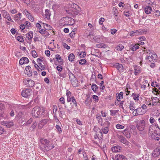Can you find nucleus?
<instances>
[{"label": "nucleus", "mask_w": 160, "mask_h": 160, "mask_svg": "<svg viewBox=\"0 0 160 160\" xmlns=\"http://www.w3.org/2000/svg\"><path fill=\"white\" fill-rule=\"evenodd\" d=\"M40 142L44 145V147L46 151H49L54 148V145L51 146V145L50 144V141L46 139L41 138Z\"/></svg>", "instance_id": "1"}, {"label": "nucleus", "mask_w": 160, "mask_h": 160, "mask_svg": "<svg viewBox=\"0 0 160 160\" xmlns=\"http://www.w3.org/2000/svg\"><path fill=\"white\" fill-rule=\"evenodd\" d=\"M44 111V108L42 107L37 106L34 108L32 112V116L35 118H38Z\"/></svg>", "instance_id": "2"}, {"label": "nucleus", "mask_w": 160, "mask_h": 160, "mask_svg": "<svg viewBox=\"0 0 160 160\" xmlns=\"http://www.w3.org/2000/svg\"><path fill=\"white\" fill-rule=\"evenodd\" d=\"M79 8L78 6L74 3L72 4L71 7L67 10H66V12L72 15H77L79 11L77 9Z\"/></svg>", "instance_id": "3"}, {"label": "nucleus", "mask_w": 160, "mask_h": 160, "mask_svg": "<svg viewBox=\"0 0 160 160\" xmlns=\"http://www.w3.org/2000/svg\"><path fill=\"white\" fill-rule=\"evenodd\" d=\"M68 71H69L68 75L71 83L74 87L76 86L78 84V81L74 74L70 72L69 70Z\"/></svg>", "instance_id": "4"}, {"label": "nucleus", "mask_w": 160, "mask_h": 160, "mask_svg": "<svg viewBox=\"0 0 160 160\" xmlns=\"http://www.w3.org/2000/svg\"><path fill=\"white\" fill-rule=\"evenodd\" d=\"M5 107L3 104L0 103V119L7 117V114L5 112Z\"/></svg>", "instance_id": "5"}, {"label": "nucleus", "mask_w": 160, "mask_h": 160, "mask_svg": "<svg viewBox=\"0 0 160 160\" xmlns=\"http://www.w3.org/2000/svg\"><path fill=\"white\" fill-rule=\"evenodd\" d=\"M106 122L107 124V126L106 127L103 126L101 128V130L99 129V132L102 137H103L102 133L105 134H107L109 131L108 127L110 126V123L108 121H107Z\"/></svg>", "instance_id": "6"}, {"label": "nucleus", "mask_w": 160, "mask_h": 160, "mask_svg": "<svg viewBox=\"0 0 160 160\" xmlns=\"http://www.w3.org/2000/svg\"><path fill=\"white\" fill-rule=\"evenodd\" d=\"M145 122L144 120H140L137 124V129L140 131H142L145 127Z\"/></svg>", "instance_id": "7"}, {"label": "nucleus", "mask_w": 160, "mask_h": 160, "mask_svg": "<svg viewBox=\"0 0 160 160\" xmlns=\"http://www.w3.org/2000/svg\"><path fill=\"white\" fill-rule=\"evenodd\" d=\"M32 93V89L30 88H28L22 91L21 94L22 97L26 98H28Z\"/></svg>", "instance_id": "8"}, {"label": "nucleus", "mask_w": 160, "mask_h": 160, "mask_svg": "<svg viewBox=\"0 0 160 160\" xmlns=\"http://www.w3.org/2000/svg\"><path fill=\"white\" fill-rule=\"evenodd\" d=\"M145 112V110H143L141 108H139L136 109L132 112L134 116L143 114Z\"/></svg>", "instance_id": "9"}, {"label": "nucleus", "mask_w": 160, "mask_h": 160, "mask_svg": "<svg viewBox=\"0 0 160 160\" xmlns=\"http://www.w3.org/2000/svg\"><path fill=\"white\" fill-rule=\"evenodd\" d=\"M157 57V55L156 53H153L151 55V56L146 55L145 59L148 60L149 62H154L156 60Z\"/></svg>", "instance_id": "10"}, {"label": "nucleus", "mask_w": 160, "mask_h": 160, "mask_svg": "<svg viewBox=\"0 0 160 160\" xmlns=\"http://www.w3.org/2000/svg\"><path fill=\"white\" fill-rule=\"evenodd\" d=\"M23 82L27 87H32L34 86L35 84L34 82L31 79L28 78L24 81Z\"/></svg>", "instance_id": "11"}, {"label": "nucleus", "mask_w": 160, "mask_h": 160, "mask_svg": "<svg viewBox=\"0 0 160 160\" xmlns=\"http://www.w3.org/2000/svg\"><path fill=\"white\" fill-rule=\"evenodd\" d=\"M2 16L3 17L7 19L8 21L13 22L8 13L5 10H3L2 12Z\"/></svg>", "instance_id": "12"}, {"label": "nucleus", "mask_w": 160, "mask_h": 160, "mask_svg": "<svg viewBox=\"0 0 160 160\" xmlns=\"http://www.w3.org/2000/svg\"><path fill=\"white\" fill-rule=\"evenodd\" d=\"M157 128L160 130V128L159 127L158 125L154 124L151 125L149 128V133H151L153 132V130L155 129L156 130H157Z\"/></svg>", "instance_id": "13"}, {"label": "nucleus", "mask_w": 160, "mask_h": 160, "mask_svg": "<svg viewBox=\"0 0 160 160\" xmlns=\"http://www.w3.org/2000/svg\"><path fill=\"white\" fill-rule=\"evenodd\" d=\"M119 140L121 142L128 146H129L130 144H131V143L128 141L123 136H120L119 137Z\"/></svg>", "instance_id": "14"}, {"label": "nucleus", "mask_w": 160, "mask_h": 160, "mask_svg": "<svg viewBox=\"0 0 160 160\" xmlns=\"http://www.w3.org/2000/svg\"><path fill=\"white\" fill-rule=\"evenodd\" d=\"M152 101V106L155 105H159L160 103V100L157 97H154L153 98Z\"/></svg>", "instance_id": "15"}, {"label": "nucleus", "mask_w": 160, "mask_h": 160, "mask_svg": "<svg viewBox=\"0 0 160 160\" xmlns=\"http://www.w3.org/2000/svg\"><path fill=\"white\" fill-rule=\"evenodd\" d=\"M24 72L29 76H32L31 68L30 66H27L26 67L24 70Z\"/></svg>", "instance_id": "16"}, {"label": "nucleus", "mask_w": 160, "mask_h": 160, "mask_svg": "<svg viewBox=\"0 0 160 160\" xmlns=\"http://www.w3.org/2000/svg\"><path fill=\"white\" fill-rule=\"evenodd\" d=\"M29 62V59L25 57H23L20 60L19 62L21 65H22L24 64L28 63Z\"/></svg>", "instance_id": "17"}, {"label": "nucleus", "mask_w": 160, "mask_h": 160, "mask_svg": "<svg viewBox=\"0 0 160 160\" xmlns=\"http://www.w3.org/2000/svg\"><path fill=\"white\" fill-rule=\"evenodd\" d=\"M134 69L135 71L134 74L135 76L139 75L141 72V68L138 66H135Z\"/></svg>", "instance_id": "18"}, {"label": "nucleus", "mask_w": 160, "mask_h": 160, "mask_svg": "<svg viewBox=\"0 0 160 160\" xmlns=\"http://www.w3.org/2000/svg\"><path fill=\"white\" fill-rule=\"evenodd\" d=\"M160 148H157L155 149L152 153V155L154 157H157L160 154Z\"/></svg>", "instance_id": "19"}, {"label": "nucleus", "mask_w": 160, "mask_h": 160, "mask_svg": "<svg viewBox=\"0 0 160 160\" xmlns=\"http://www.w3.org/2000/svg\"><path fill=\"white\" fill-rule=\"evenodd\" d=\"M121 148L119 146H116L112 147L111 150L113 152H119L121 150Z\"/></svg>", "instance_id": "20"}, {"label": "nucleus", "mask_w": 160, "mask_h": 160, "mask_svg": "<svg viewBox=\"0 0 160 160\" xmlns=\"http://www.w3.org/2000/svg\"><path fill=\"white\" fill-rule=\"evenodd\" d=\"M145 12L148 14H149L151 13L152 9L151 7L150 6H146L144 8Z\"/></svg>", "instance_id": "21"}, {"label": "nucleus", "mask_w": 160, "mask_h": 160, "mask_svg": "<svg viewBox=\"0 0 160 160\" xmlns=\"http://www.w3.org/2000/svg\"><path fill=\"white\" fill-rule=\"evenodd\" d=\"M2 124L6 126L8 128H9L12 126L13 125L12 122H2Z\"/></svg>", "instance_id": "22"}, {"label": "nucleus", "mask_w": 160, "mask_h": 160, "mask_svg": "<svg viewBox=\"0 0 160 160\" xmlns=\"http://www.w3.org/2000/svg\"><path fill=\"white\" fill-rule=\"evenodd\" d=\"M129 109L130 110L133 111L135 110V106L134 102L132 101H130L129 103Z\"/></svg>", "instance_id": "23"}, {"label": "nucleus", "mask_w": 160, "mask_h": 160, "mask_svg": "<svg viewBox=\"0 0 160 160\" xmlns=\"http://www.w3.org/2000/svg\"><path fill=\"white\" fill-rule=\"evenodd\" d=\"M117 160H126L127 159L123 155L118 154L116 157Z\"/></svg>", "instance_id": "24"}, {"label": "nucleus", "mask_w": 160, "mask_h": 160, "mask_svg": "<svg viewBox=\"0 0 160 160\" xmlns=\"http://www.w3.org/2000/svg\"><path fill=\"white\" fill-rule=\"evenodd\" d=\"M67 72L65 71H63L62 72H59L58 74L60 77H62L63 78H65L67 76Z\"/></svg>", "instance_id": "25"}, {"label": "nucleus", "mask_w": 160, "mask_h": 160, "mask_svg": "<svg viewBox=\"0 0 160 160\" xmlns=\"http://www.w3.org/2000/svg\"><path fill=\"white\" fill-rule=\"evenodd\" d=\"M45 15L47 19L49 20L50 19V16L51 15V13L49 10L46 9L45 10Z\"/></svg>", "instance_id": "26"}, {"label": "nucleus", "mask_w": 160, "mask_h": 160, "mask_svg": "<svg viewBox=\"0 0 160 160\" xmlns=\"http://www.w3.org/2000/svg\"><path fill=\"white\" fill-rule=\"evenodd\" d=\"M123 134L127 138H130V135L128 129H126L124 130Z\"/></svg>", "instance_id": "27"}, {"label": "nucleus", "mask_w": 160, "mask_h": 160, "mask_svg": "<svg viewBox=\"0 0 160 160\" xmlns=\"http://www.w3.org/2000/svg\"><path fill=\"white\" fill-rule=\"evenodd\" d=\"M33 32L32 31L29 32L27 34V37L29 40H31L33 37Z\"/></svg>", "instance_id": "28"}, {"label": "nucleus", "mask_w": 160, "mask_h": 160, "mask_svg": "<svg viewBox=\"0 0 160 160\" xmlns=\"http://www.w3.org/2000/svg\"><path fill=\"white\" fill-rule=\"evenodd\" d=\"M75 55L72 53H70L68 56V59L69 61L72 62L73 61L75 58Z\"/></svg>", "instance_id": "29"}, {"label": "nucleus", "mask_w": 160, "mask_h": 160, "mask_svg": "<svg viewBox=\"0 0 160 160\" xmlns=\"http://www.w3.org/2000/svg\"><path fill=\"white\" fill-rule=\"evenodd\" d=\"M21 13H19L15 15L14 16V19L15 21L18 20L21 18Z\"/></svg>", "instance_id": "30"}, {"label": "nucleus", "mask_w": 160, "mask_h": 160, "mask_svg": "<svg viewBox=\"0 0 160 160\" xmlns=\"http://www.w3.org/2000/svg\"><path fill=\"white\" fill-rule=\"evenodd\" d=\"M123 92H121L119 94H118V96L117 97V100L119 101L120 100L121 98H123Z\"/></svg>", "instance_id": "31"}, {"label": "nucleus", "mask_w": 160, "mask_h": 160, "mask_svg": "<svg viewBox=\"0 0 160 160\" xmlns=\"http://www.w3.org/2000/svg\"><path fill=\"white\" fill-rule=\"evenodd\" d=\"M39 32L42 35L46 34L45 35V36H48L49 35L48 32H47L46 30H44L43 29L40 30L39 31Z\"/></svg>", "instance_id": "32"}, {"label": "nucleus", "mask_w": 160, "mask_h": 160, "mask_svg": "<svg viewBox=\"0 0 160 160\" xmlns=\"http://www.w3.org/2000/svg\"><path fill=\"white\" fill-rule=\"evenodd\" d=\"M124 48L122 45L119 44L116 46V48L118 51H121Z\"/></svg>", "instance_id": "33"}, {"label": "nucleus", "mask_w": 160, "mask_h": 160, "mask_svg": "<svg viewBox=\"0 0 160 160\" xmlns=\"http://www.w3.org/2000/svg\"><path fill=\"white\" fill-rule=\"evenodd\" d=\"M92 90L94 92H95L97 90L98 88V87L95 84L93 83L92 84L91 86Z\"/></svg>", "instance_id": "34"}, {"label": "nucleus", "mask_w": 160, "mask_h": 160, "mask_svg": "<svg viewBox=\"0 0 160 160\" xmlns=\"http://www.w3.org/2000/svg\"><path fill=\"white\" fill-rule=\"evenodd\" d=\"M96 47L98 48H105L106 47V45L103 43H100L97 44Z\"/></svg>", "instance_id": "35"}, {"label": "nucleus", "mask_w": 160, "mask_h": 160, "mask_svg": "<svg viewBox=\"0 0 160 160\" xmlns=\"http://www.w3.org/2000/svg\"><path fill=\"white\" fill-rule=\"evenodd\" d=\"M68 22H67V24L72 25L74 23V20L71 18V19L69 20Z\"/></svg>", "instance_id": "36"}, {"label": "nucleus", "mask_w": 160, "mask_h": 160, "mask_svg": "<svg viewBox=\"0 0 160 160\" xmlns=\"http://www.w3.org/2000/svg\"><path fill=\"white\" fill-rule=\"evenodd\" d=\"M139 48V47L137 44H135L132 47H131L130 49H131V50L134 51L136 50Z\"/></svg>", "instance_id": "37"}, {"label": "nucleus", "mask_w": 160, "mask_h": 160, "mask_svg": "<svg viewBox=\"0 0 160 160\" xmlns=\"http://www.w3.org/2000/svg\"><path fill=\"white\" fill-rule=\"evenodd\" d=\"M96 118L98 122L102 121L101 116L99 113H98L96 116Z\"/></svg>", "instance_id": "38"}, {"label": "nucleus", "mask_w": 160, "mask_h": 160, "mask_svg": "<svg viewBox=\"0 0 160 160\" xmlns=\"http://www.w3.org/2000/svg\"><path fill=\"white\" fill-rule=\"evenodd\" d=\"M43 24H44V27L45 29L47 30H51L52 27H51L49 25L46 23H43Z\"/></svg>", "instance_id": "39"}, {"label": "nucleus", "mask_w": 160, "mask_h": 160, "mask_svg": "<svg viewBox=\"0 0 160 160\" xmlns=\"http://www.w3.org/2000/svg\"><path fill=\"white\" fill-rule=\"evenodd\" d=\"M46 120H44L41 121L38 124L39 127L40 128H42V126H44L45 124V123H44V121L46 122Z\"/></svg>", "instance_id": "40"}, {"label": "nucleus", "mask_w": 160, "mask_h": 160, "mask_svg": "<svg viewBox=\"0 0 160 160\" xmlns=\"http://www.w3.org/2000/svg\"><path fill=\"white\" fill-rule=\"evenodd\" d=\"M57 107L56 105H53V111L54 116L56 115V112L57 111Z\"/></svg>", "instance_id": "41"}, {"label": "nucleus", "mask_w": 160, "mask_h": 160, "mask_svg": "<svg viewBox=\"0 0 160 160\" xmlns=\"http://www.w3.org/2000/svg\"><path fill=\"white\" fill-rule=\"evenodd\" d=\"M100 38L101 37L100 36H96L94 37L93 38L94 41L97 42H99L100 41Z\"/></svg>", "instance_id": "42"}, {"label": "nucleus", "mask_w": 160, "mask_h": 160, "mask_svg": "<svg viewBox=\"0 0 160 160\" xmlns=\"http://www.w3.org/2000/svg\"><path fill=\"white\" fill-rule=\"evenodd\" d=\"M118 110H110L111 112V116L114 115L116 114L118 112Z\"/></svg>", "instance_id": "43"}, {"label": "nucleus", "mask_w": 160, "mask_h": 160, "mask_svg": "<svg viewBox=\"0 0 160 160\" xmlns=\"http://www.w3.org/2000/svg\"><path fill=\"white\" fill-rule=\"evenodd\" d=\"M132 95L133 96V99L134 100L138 101V97L139 95L138 94H137L135 93H132Z\"/></svg>", "instance_id": "44"}, {"label": "nucleus", "mask_w": 160, "mask_h": 160, "mask_svg": "<svg viewBox=\"0 0 160 160\" xmlns=\"http://www.w3.org/2000/svg\"><path fill=\"white\" fill-rule=\"evenodd\" d=\"M17 39L19 42H22L24 41L23 38L22 36H18L17 37Z\"/></svg>", "instance_id": "45"}, {"label": "nucleus", "mask_w": 160, "mask_h": 160, "mask_svg": "<svg viewBox=\"0 0 160 160\" xmlns=\"http://www.w3.org/2000/svg\"><path fill=\"white\" fill-rule=\"evenodd\" d=\"M63 20L67 24V22H68L69 20L71 19V17H66L63 18Z\"/></svg>", "instance_id": "46"}, {"label": "nucleus", "mask_w": 160, "mask_h": 160, "mask_svg": "<svg viewBox=\"0 0 160 160\" xmlns=\"http://www.w3.org/2000/svg\"><path fill=\"white\" fill-rule=\"evenodd\" d=\"M27 17L31 22H33L34 21V17L32 16L31 13L28 15Z\"/></svg>", "instance_id": "47"}, {"label": "nucleus", "mask_w": 160, "mask_h": 160, "mask_svg": "<svg viewBox=\"0 0 160 160\" xmlns=\"http://www.w3.org/2000/svg\"><path fill=\"white\" fill-rule=\"evenodd\" d=\"M37 125V123L35 122H33L32 125L31 127H30V128L32 129V130H33V129L36 128V126Z\"/></svg>", "instance_id": "48"}, {"label": "nucleus", "mask_w": 160, "mask_h": 160, "mask_svg": "<svg viewBox=\"0 0 160 160\" xmlns=\"http://www.w3.org/2000/svg\"><path fill=\"white\" fill-rule=\"evenodd\" d=\"M116 127L118 129H122L124 128V127L121 125L118 124L116 125Z\"/></svg>", "instance_id": "49"}, {"label": "nucleus", "mask_w": 160, "mask_h": 160, "mask_svg": "<svg viewBox=\"0 0 160 160\" xmlns=\"http://www.w3.org/2000/svg\"><path fill=\"white\" fill-rule=\"evenodd\" d=\"M113 13L114 14V16L117 17L118 16V10L115 8H113Z\"/></svg>", "instance_id": "50"}, {"label": "nucleus", "mask_w": 160, "mask_h": 160, "mask_svg": "<svg viewBox=\"0 0 160 160\" xmlns=\"http://www.w3.org/2000/svg\"><path fill=\"white\" fill-rule=\"evenodd\" d=\"M135 33L134 35H140V33L142 32H141L140 30H138L134 31Z\"/></svg>", "instance_id": "51"}, {"label": "nucleus", "mask_w": 160, "mask_h": 160, "mask_svg": "<svg viewBox=\"0 0 160 160\" xmlns=\"http://www.w3.org/2000/svg\"><path fill=\"white\" fill-rule=\"evenodd\" d=\"M32 56L34 58H36L37 57V54L35 50H33L32 52Z\"/></svg>", "instance_id": "52"}, {"label": "nucleus", "mask_w": 160, "mask_h": 160, "mask_svg": "<svg viewBox=\"0 0 160 160\" xmlns=\"http://www.w3.org/2000/svg\"><path fill=\"white\" fill-rule=\"evenodd\" d=\"M34 67L38 72H40L41 71V68L37 64H35L34 65Z\"/></svg>", "instance_id": "53"}, {"label": "nucleus", "mask_w": 160, "mask_h": 160, "mask_svg": "<svg viewBox=\"0 0 160 160\" xmlns=\"http://www.w3.org/2000/svg\"><path fill=\"white\" fill-rule=\"evenodd\" d=\"M75 32H74L73 31H72L70 34L69 35L70 37L72 38H74L75 37Z\"/></svg>", "instance_id": "54"}, {"label": "nucleus", "mask_w": 160, "mask_h": 160, "mask_svg": "<svg viewBox=\"0 0 160 160\" xmlns=\"http://www.w3.org/2000/svg\"><path fill=\"white\" fill-rule=\"evenodd\" d=\"M55 58L57 61H59L60 60V62L61 61L62 59L61 58V57L58 54H57L55 55Z\"/></svg>", "instance_id": "55"}, {"label": "nucleus", "mask_w": 160, "mask_h": 160, "mask_svg": "<svg viewBox=\"0 0 160 160\" xmlns=\"http://www.w3.org/2000/svg\"><path fill=\"white\" fill-rule=\"evenodd\" d=\"M86 60L85 59H82L80 60L79 62V63L80 64L83 65L84 64L86 63Z\"/></svg>", "instance_id": "56"}, {"label": "nucleus", "mask_w": 160, "mask_h": 160, "mask_svg": "<svg viewBox=\"0 0 160 160\" xmlns=\"http://www.w3.org/2000/svg\"><path fill=\"white\" fill-rule=\"evenodd\" d=\"M153 15H154L156 17L159 16L160 15V11L159 10L156 11Z\"/></svg>", "instance_id": "57"}, {"label": "nucleus", "mask_w": 160, "mask_h": 160, "mask_svg": "<svg viewBox=\"0 0 160 160\" xmlns=\"http://www.w3.org/2000/svg\"><path fill=\"white\" fill-rule=\"evenodd\" d=\"M92 98L94 99L95 102H97L98 101V97L95 95H93L92 96Z\"/></svg>", "instance_id": "58"}, {"label": "nucleus", "mask_w": 160, "mask_h": 160, "mask_svg": "<svg viewBox=\"0 0 160 160\" xmlns=\"http://www.w3.org/2000/svg\"><path fill=\"white\" fill-rule=\"evenodd\" d=\"M59 101L61 102V103L62 104H64V103L65 102L64 98L63 97L59 99Z\"/></svg>", "instance_id": "59"}, {"label": "nucleus", "mask_w": 160, "mask_h": 160, "mask_svg": "<svg viewBox=\"0 0 160 160\" xmlns=\"http://www.w3.org/2000/svg\"><path fill=\"white\" fill-rule=\"evenodd\" d=\"M151 85L153 87H157L158 86V84L156 82H152L151 83Z\"/></svg>", "instance_id": "60"}, {"label": "nucleus", "mask_w": 160, "mask_h": 160, "mask_svg": "<svg viewBox=\"0 0 160 160\" xmlns=\"http://www.w3.org/2000/svg\"><path fill=\"white\" fill-rule=\"evenodd\" d=\"M104 21V18H100L99 20V23L100 24L102 25Z\"/></svg>", "instance_id": "61"}, {"label": "nucleus", "mask_w": 160, "mask_h": 160, "mask_svg": "<svg viewBox=\"0 0 160 160\" xmlns=\"http://www.w3.org/2000/svg\"><path fill=\"white\" fill-rule=\"evenodd\" d=\"M56 128H57L58 131L59 132H62V129L58 125H56Z\"/></svg>", "instance_id": "62"}, {"label": "nucleus", "mask_w": 160, "mask_h": 160, "mask_svg": "<svg viewBox=\"0 0 160 160\" xmlns=\"http://www.w3.org/2000/svg\"><path fill=\"white\" fill-rule=\"evenodd\" d=\"M90 98L89 97H88L85 100V103L86 104H87L90 102Z\"/></svg>", "instance_id": "63"}, {"label": "nucleus", "mask_w": 160, "mask_h": 160, "mask_svg": "<svg viewBox=\"0 0 160 160\" xmlns=\"http://www.w3.org/2000/svg\"><path fill=\"white\" fill-rule=\"evenodd\" d=\"M63 46L64 48L68 50L70 48V47L68 46V45L66 43H63Z\"/></svg>", "instance_id": "64"}]
</instances>
